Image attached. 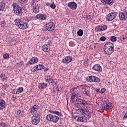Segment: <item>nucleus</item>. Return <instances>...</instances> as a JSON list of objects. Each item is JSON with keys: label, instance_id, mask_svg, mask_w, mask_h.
<instances>
[{"label": "nucleus", "instance_id": "1", "mask_svg": "<svg viewBox=\"0 0 127 127\" xmlns=\"http://www.w3.org/2000/svg\"><path fill=\"white\" fill-rule=\"evenodd\" d=\"M12 6L13 11L14 13L16 14V15H17V16H22V14H23V12H22V8L16 3H13Z\"/></svg>", "mask_w": 127, "mask_h": 127}, {"label": "nucleus", "instance_id": "2", "mask_svg": "<svg viewBox=\"0 0 127 127\" xmlns=\"http://www.w3.org/2000/svg\"><path fill=\"white\" fill-rule=\"evenodd\" d=\"M14 21L16 25L19 27L20 29L24 30L28 27V24L24 23V22L20 19H15Z\"/></svg>", "mask_w": 127, "mask_h": 127}, {"label": "nucleus", "instance_id": "3", "mask_svg": "<svg viewBox=\"0 0 127 127\" xmlns=\"http://www.w3.org/2000/svg\"><path fill=\"white\" fill-rule=\"evenodd\" d=\"M59 117L52 114H49L46 117V120L49 122H52L54 124H57L59 121Z\"/></svg>", "mask_w": 127, "mask_h": 127}, {"label": "nucleus", "instance_id": "4", "mask_svg": "<svg viewBox=\"0 0 127 127\" xmlns=\"http://www.w3.org/2000/svg\"><path fill=\"white\" fill-rule=\"evenodd\" d=\"M82 94H81V92L77 90V91H74L71 93L70 103L71 104H74L75 102V98L78 97L81 98Z\"/></svg>", "mask_w": 127, "mask_h": 127}, {"label": "nucleus", "instance_id": "5", "mask_svg": "<svg viewBox=\"0 0 127 127\" xmlns=\"http://www.w3.org/2000/svg\"><path fill=\"white\" fill-rule=\"evenodd\" d=\"M81 98H78V100H76V105L77 108L79 109H84L85 108V105L87 104V102L85 100H81Z\"/></svg>", "mask_w": 127, "mask_h": 127}, {"label": "nucleus", "instance_id": "6", "mask_svg": "<svg viewBox=\"0 0 127 127\" xmlns=\"http://www.w3.org/2000/svg\"><path fill=\"white\" fill-rule=\"evenodd\" d=\"M40 122V116L38 114H35L32 118V124L35 126H37Z\"/></svg>", "mask_w": 127, "mask_h": 127}, {"label": "nucleus", "instance_id": "7", "mask_svg": "<svg viewBox=\"0 0 127 127\" xmlns=\"http://www.w3.org/2000/svg\"><path fill=\"white\" fill-rule=\"evenodd\" d=\"M118 12H112L107 15L106 19L108 20V21H112V20H114L115 18H116Z\"/></svg>", "mask_w": 127, "mask_h": 127}, {"label": "nucleus", "instance_id": "8", "mask_svg": "<svg viewBox=\"0 0 127 127\" xmlns=\"http://www.w3.org/2000/svg\"><path fill=\"white\" fill-rule=\"evenodd\" d=\"M46 29L48 31H53L55 29V24L52 22L48 23L46 24Z\"/></svg>", "mask_w": 127, "mask_h": 127}, {"label": "nucleus", "instance_id": "9", "mask_svg": "<svg viewBox=\"0 0 127 127\" xmlns=\"http://www.w3.org/2000/svg\"><path fill=\"white\" fill-rule=\"evenodd\" d=\"M115 51V49L112 48H106L104 47V52L105 54H107L108 55H111L113 52Z\"/></svg>", "mask_w": 127, "mask_h": 127}, {"label": "nucleus", "instance_id": "10", "mask_svg": "<svg viewBox=\"0 0 127 127\" xmlns=\"http://www.w3.org/2000/svg\"><path fill=\"white\" fill-rule=\"evenodd\" d=\"M67 6H68V7L70 8V9H72V10H74V9H76L77 8V3L74 1L69 2L67 4Z\"/></svg>", "mask_w": 127, "mask_h": 127}, {"label": "nucleus", "instance_id": "11", "mask_svg": "<svg viewBox=\"0 0 127 127\" xmlns=\"http://www.w3.org/2000/svg\"><path fill=\"white\" fill-rule=\"evenodd\" d=\"M112 107V104L109 102V101H105L102 105V108H104V110H108Z\"/></svg>", "mask_w": 127, "mask_h": 127}, {"label": "nucleus", "instance_id": "12", "mask_svg": "<svg viewBox=\"0 0 127 127\" xmlns=\"http://www.w3.org/2000/svg\"><path fill=\"white\" fill-rule=\"evenodd\" d=\"M36 19H40L41 20H45L47 18L46 14H38L35 16Z\"/></svg>", "mask_w": 127, "mask_h": 127}, {"label": "nucleus", "instance_id": "13", "mask_svg": "<svg viewBox=\"0 0 127 127\" xmlns=\"http://www.w3.org/2000/svg\"><path fill=\"white\" fill-rule=\"evenodd\" d=\"M45 80L46 82L49 83V84H53L54 83H55L54 79H53V77L51 75H47Z\"/></svg>", "mask_w": 127, "mask_h": 127}, {"label": "nucleus", "instance_id": "14", "mask_svg": "<svg viewBox=\"0 0 127 127\" xmlns=\"http://www.w3.org/2000/svg\"><path fill=\"white\" fill-rule=\"evenodd\" d=\"M101 2L104 5H112L114 3V0H101Z\"/></svg>", "mask_w": 127, "mask_h": 127}, {"label": "nucleus", "instance_id": "15", "mask_svg": "<svg viewBox=\"0 0 127 127\" xmlns=\"http://www.w3.org/2000/svg\"><path fill=\"white\" fill-rule=\"evenodd\" d=\"M71 61H72V57L68 56L66 57L62 61V62L64 64H68L70 63Z\"/></svg>", "mask_w": 127, "mask_h": 127}, {"label": "nucleus", "instance_id": "16", "mask_svg": "<svg viewBox=\"0 0 127 127\" xmlns=\"http://www.w3.org/2000/svg\"><path fill=\"white\" fill-rule=\"evenodd\" d=\"M37 62H38V59L36 57H33L27 63V65H31L32 64H33V63H37Z\"/></svg>", "mask_w": 127, "mask_h": 127}, {"label": "nucleus", "instance_id": "17", "mask_svg": "<svg viewBox=\"0 0 127 127\" xmlns=\"http://www.w3.org/2000/svg\"><path fill=\"white\" fill-rule=\"evenodd\" d=\"M44 68V65L43 64L40 65L39 64L34 67L32 69V72H36V71H38V70H41V69H43Z\"/></svg>", "mask_w": 127, "mask_h": 127}, {"label": "nucleus", "instance_id": "18", "mask_svg": "<svg viewBox=\"0 0 127 127\" xmlns=\"http://www.w3.org/2000/svg\"><path fill=\"white\" fill-rule=\"evenodd\" d=\"M39 107L37 105H35L33 107V108H31L30 110V112L32 115H35L37 113V111H38Z\"/></svg>", "mask_w": 127, "mask_h": 127}, {"label": "nucleus", "instance_id": "19", "mask_svg": "<svg viewBox=\"0 0 127 127\" xmlns=\"http://www.w3.org/2000/svg\"><path fill=\"white\" fill-rule=\"evenodd\" d=\"M35 3L33 2L31 4V6H33V11L34 13H37L39 11V7H38V5H35Z\"/></svg>", "mask_w": 127, "mask_h": 127}, {"label": "nucleus", "instance_id": "20", "mask_svg": "<svg viewBox=\"0 0 127 127\" xmlns=\"http://www.w3.org/2000/svg\"><path fill=\"white\" fill-rule=\"evenodd\" d=\"M87 120H88V118L87 117L85 116H83V117H78L77 120V121L78 123H86Z\"/></svg>", "mask_w": 127, "mask_h": 127}, {"label": "nucleus", "instance_id": "21", "mask_svg": "<svg viewBox=\"0 0 127 127\" xmlns=\"http://www.w3.org/2000/svg\"><path fill=\"white\" fill-rule=\"evenodd\" d=\"M92 69L97 72H101V71H102V67H101V65L99 64H95Z\"/></svg>", "mask_w": 127, "mask_h": 127}, {"label": "nucleus", "instance_id": "22", "mask_svg": "<svg viewBox=\"0 0 127 127\" xmlns=\"http://www.w3.org/2000/svg\"><path fill=\"white\" fill-rule=\"evenodd\" d=\"M49 112L51 113V114H53V115H57V116H59V117H62L63 116L61 112H59L58 111L50 110Z\"/></svg>", "mask_w": 127, "mask_h": 127}, {"label": "nucleus", "instance_id": "23", "mask_svg": "<svg viewBox=\"0 0 127 127\" xmlns=\"http://www.w3.org/2000/svg\"><path fill=\"white\" fill-rule=\"evenodd\" d=\"M5 108V101L3 99L0 100V110H3Z\"/></svg>", "mask_w": 127, "mask_h": 127}, {"label": "nucleus", "instance_id": "24", "mask_svg": "<svg viewBox=\"0 0 127 127\" xmlns=\"http://www.w3.org/2000/svg\"><path fill=\"white\" fill-rule=\"evenodd\" d=\"M120 20H126V14L124 12H120L119 14Z\"/></svg>", "mask_w": 127, "mask_h": 127}, {"label": "nucleus", "instance_id": "25", "mask_svg": "<svg viewBox=\"0 0 127 127\" xmlns=\"http://www.w3.org/2000/svg\"><path fill=\"white\" fill-rule=\"evenodd\" d=\"M76 112L78 115H82V116H85V109L79 108L76 110Z\"/></svg>", "mask_w": 127, "mask_h": 127}, {"label": "nucleus", "instance_id": "26", "mask_svg": "<svg viewBox=\"0 0 127 127\" xmlns=\"http://www.w3.org/2000/svg\"><path fill=\"white\" fill-rule=\"evenodd\" d=\"M0 11H2L3 9H4V7H5V1L2 0L0 2Z\"/></svg>", "mask_w": 127, "mask_h": 127}, {"label": "nucleus", "instance_id": "27", "mask_svg": "<svg viewBox=\"0 0 127 127\" xmlns=\"http://www.w3.org/2000/svg\"><path fill=\"white\" fill-rule=\"evenodd\" d=\"M42 49L44 52H48L50 51V49L49 48V47L47 46V45H44L42 46Z\"/></svg>", "mask_w": 127, "mask_h": 127}, {"label": "nucleus", "instance_id": "28", "mask_svg": "<svg viewBox=\"0 0 127 127\" xmlns=\"http://www.w3.org/2000/svg\"><path fill=\"white\" fill-rule=\"evenodd\" d=\"M47 86V83H39L38 87L39 89H40L41 90H43V89H45V88H46Z\"/></svg>", "mask_w": 127, "mask_h": 127}, {"label": "nucleus", "instance_id": "29", "mask_svg": "<svg viewBox=\"0 0 127 127\" xmlns=\"http://www.w3.org/2000/svg\"><path fill=\"white\" fill-rule=\"evenodd\" d=\"M104 47H106V48H112L114 49V44L111 42H107L104 46Z\"/></svg>", "mask_w": 127, "mask_h": 127}, {"label": "nucleus", "instance_id": "30", "mask_svg": "<svg viewBox=\"0 0 127 127\" xmlns=\"http://www.w3.org/2000/svg\"><path fill=\"white\" fill-rule=\"evenodd\" d=\"M86 79L87 80V82H94V80H95V76L92 75L87 77Z\"/></svg>", "mask_w": 127, "mask_h": 127}, {"label": "nucleus", "instance_id": "31", "mask_svg": "<svg viewBox=\"0 0 127 127\" xmlns=\"http://www.w3.org/2000/svg\"><path fill=\"white\" fill-rule=\"evenodd\" d=\"M23 92V87H20L19 88L16 90V94H20Z\"/></svg>", "mask_w": 127, "mask_h": 127}, {"label": "nucleus", "instance_id": "32", "mask_svg": "<svg viewBox=\"0 0 127 127\" xmlns=\"http://www.w3.org/2000/svg\"><path fill=\"white\" fill-rule=\"evenodd\" d=\"M82 92L83 94H85V95H86V96H88V97L90 96V94H89V91L86 88H83L82 89Z\"/></svg>", "mask_w": 127, "mask_h": 127}, {"label": "nucleus", "instance_id": "33", "mask_svg": "<svg viewBox=\"0 0 127 127\" xmlns=\"http://www.w3.org/2000/svg\"><path fill=\"white\" fill-rule=\"evenodd\" d=\"M0 78H1V80L3 82L5 80H7L6 78L5 75L3 74V73L1 74L0 75Z\"/></svg>", "mask_w": 127, "mask_h": 127}, {"label": "nucleus", "instance_id": "34", "mask_svg": "<svg viewBox=\"0 0 127 127\" xmlns=\"http://www.w3.org/2000/svg\"><path fill=\"white\" fill-rule=\"evenodd\" d=\"M83 34H84V32H83V30H82V29H79L77 32V35L78 36H83Z\"/></svg>", "mask_w": 127, "mask_h": 127}, {"label": "nucleus", "instance_id": "35", "mask_svg": "<svg viewBox=\"0 0 127 127\" xmlns=\"http://www.w3.org/2000/svg\"><path fill=\"white\" fill-rule=\"evenodd\" d=\"M95 30L97 32H100V31H102L101 26H98L96 27Z\"/></svg>", "mask_w": 127, "mask_h": 127}, {"label": "nucleus", "instance_id": "36", "mask_svg": "<svg viewBox=\"0 0 127 127\" xmlns=\"http://www.w3.org/2000/svg\"><path fill=\"white\" fill-rule=\"evenodd\" d=\"M100 81L101 80L100 79V78H99V77H97L96 76L94 77V80L93 81V82H95V83H100Z\"/></svg>", "mask_w": 127, "mask_h": 127}, {"label": "nucleus", "instance_id": "37", "mask_svg": "<svg viewBox=\"0 0 127 127\" xmlns=\"http://www.w3.org/2000/svg\"><path fill=\"white\" fill-rule=\"evenodd\" d=\"M50 7H51L52 8V9H55L56 7V5L55 4V3H54V2H53L51 4Z\"/></svg>", "mask_w": 127, "mask_h": 127}, {"label": "nucleus", "instance_id": "38", "mask_svg": "<svg viewBox=\"0 0 127 127\" xmlns=\"http://www.w3.org/2000/svg\"><path fill=\"white\" fill-rule=\"evenodd\" d=\"M86 18L87 19H90L91 20H93V19H94V18L93 17V16L91 15L90 14L86 15Z\"/></svg>", "mask_w": 127, "mask_h": 127}, {"label": "nucleus", "instance_id": "39", "mask_svg": "<svg viewBox=\"0 0 127 127\" xmlns=\"http://www.w3.org/2000/svg\"><path fill=\"white\" fill-rule=\"evenodd\" d=\"M0 25L1 27L4 28L5 27V25H6V23L4 21H2L0 22Z\"/></svg>", "mask_w": 127, "mask_h": 127}, {"label": "nucleus", "instance_id": "40", "mask_svg": "<svg viewBox=\"0 0 127 127\" xmlns=\"http://www.w3.org/2000/svg\"><path fill=\"white\" fill-rule=\"evenodd\" d=\"M110 40L112 41V42H115V41H117V37L115 36H112L110 38Z\"/></svg>", "mask_w": 127, "mask_h": 127}, {"label": "nucleus", "instance_id": "41", "mask_svg": "<svg viewBox=\"0 0 127 127\" xmlns=\"http://www.w3.org/2000/svg\"><path fill=\"white\" fill-rule=\"evenodd\" d=\"M3 57L4 59H7V58H9V55L8 54H5L3 55Z\"/></svg>", "mask_w": 127, "mask_h": 127}, {"label": "nucleus", "instance_id": "42", "mask_svg": "<svg viewBox=\"0 0 127 127\" xmlns=\"http://www.w3.org/2000/svg\"><path fill=\"white\" fill-rule=\"evenodd\" d=\"M101 31H104L107 29V25L101 26Z\"/></svg>", "mask_w": 127, "mask_h": 127}, {"label": "nucleus", "instance_id": "43", "mask_svg": "<svg viewBox=\"0 0 127 127\" xmlns=\"http://www.w3.org/2000/svg\"><path fill=\"white\" fill-rule=\"evenodd\" d=\"M0 126L2 127H7V124L2 122L0 124Z\"/></svg>", "mask_w": 127, "mask_h": 127}, {"label": "nucleus", "instance_id": "44", "mask_svg": "<svg viewBox=\"0 0 127 127\" xmlns=\"http://www.w3.org/2000/svg\"><path fill=\"white\" fill-rule=\"evenodd\" d=\"M127 36H122L121 37V39H122L123 40H124V41H127Z\"/></svg>", "mask_w": 127, "mask_h": 127}, {"label": "nucleus", "instance_id": "45", "mask_svg": "<svg viewBox=\"0 0 127 127\" xmlns=\"http://www.w3.org/2000/svg\"><path fill=\"white\" fill-rule=\"evenodd\" d=\"M106 37L102 36L100 38V41H106Z\"/></svg>", "mask_w": 127, "mask_h": 127}, {"label": "nucleus", "instance_id": "46", "mask_svg": "<svg viewBox=\"0 0 127 127\" xmlns=\"http://www.w3.org/2000/svg\"><path fill=\"white\" fill-rule=\"evenodd\" d=\"M90 116V112H88L87 110H84V115Z\"/></svg>", "mask_w": 127, "mask_h": 127}, {"label": "nucleus", "instance_id": "47", "mask_svg": "<svg viewBox=\"0 0 127 127\" xmlns=\"http://www.w3.org/2000/svg\"><path fill=\"white\" fill-rule=\"evenodd\" d=\"M20 114H21V110H18L17 112V114L18 117H20Z\"/></svg>", "mask_w": 127, "mask_h": 127}, {"label": "nucleus", "instance_id": "48", "mask_svg": "<svg viewBox=\"0 0 127 127\" xmlns=\"http://www.w3.org/2000/svg\"><path fill=\"white\" fill-rule=\"evenodd\" d=\"M105 92H106V89L105 88H102L101 90V94H104V93H105Z\"/></svg>", "mask_w": 127, "mask_h": 127}, {"label": "nucleus", "instance_id": "49", "mask_svg": "<svg viewBox=\"0 0 127 127\" xmlns=\"http://www.w3.org/2000/svg\"><path fill=\"white\" fill-rule=\"evenodd\" d=\"M28 21H30V20H33V19H34V18L33 17V16H30L28 18Z\"/></svg>", "mask_w": 127, "mask_h": 127}, {"label": "nucleus", "instance_id": "50", "mask_svg": "<svg viewBox=\"0 0 127 127\" xmlns=\"http://www.w3.org/2000/svg\"><path fill=\"white\" fill-rule=\"evenodd\" d=\"M127 112L125 114L124 117V120H127Z\"/></svg>", "mask_w": 127, "mask_h": 127}, {"label": "nucleus", "instance_id": "51", "mask_svg": "<svg viewBox=\"0 0 127 127\" xmlns=\"http://www.w3.org/2000/svg\"><path fill=\"white\" fill-rule=\"evenodd\" d=\"M48 45H51V44H52V41L51 40H49L48 41Z\"/></svg>", "mask_w": 127, "mask_h": 127}, {"label": "nucleus", "instance_id": "52", "mask_svg": "<svg viewBox=\"0 0 127 127\" xmlns=\"http://www.w3.org/2000/svg\"><path fill=\"white\" fill-rule=\"evenodd\" d=\"M51 5V3H50V2H47L46 3V5H47V6H50Z\"/></svg>", "mask_w": 127, "mask_h": 127}, {"label": "nucleus", "instance_id": "53", "mask_svg": "<svg viewBox=\"0 0 127 127\" xmlns=\"http://www.w3.org/2000/svg\"><path fill=\"white\" fill-rule=\"evenodd\" d=\"M21 1H23V2H24V3H26V2H27V0H21Z\"/></svg>", "mask_w": 127, "mask_h": 127}, {"label": "nucleus", "instance_id": "54", "mask_svg": "<svg viewBox=\"0 0 127 127\" xmlns=\"http://www.w3.org/2000/svg\"><path fill=\"white\" fill-rule=\"evenodd\" d=\"M48 70H49V68H45L44 69V71H45V72H46V71H48Z\"/></svg>", "mask_w": 127, "mask_h": 127}, {"label": "nucleus", "instance_id": "55", "mask_svg": "<svg viewBox=\"0 0 127 127\" xmlns=\"http://www.w3.org/2000/svg\"><path fill=\"white\" fill-rule=\"evenodd\" d=\"M125 18L127 19V12H125Z\"/></svg>", "mask_w": 127, "mask_h": 127}, {"label": "nucleus", "instance_id": "56", "mask_svg": "<svg viewBox=\"0 0 127 127\" xmlns=\"http://www.w3.org/2000/svg\"><path fill=\"white\" fill-rule=\"evenodd\" d=\"M59 123L60 124V125H61V124H62V120H60Z\"/></svg>", "mask_w": 127, "mask_h": 127}, {"label": "nucleus", "instance_id": "57", "mask_svg": "<svg viewBox=\"0 0 127 127\" xmlns=\"http://www.w3.org/2000/svg\"><path fill=\"white\" fill-rule=\"evenodd\" d=\"M20 65H21V66H22V65L23 64V62H20Z\"/></svg>", "mask_w": 127, "mask_h": 127}, {"label": "nucleus", "instance_id": "58", "mask_svg": "<svg viewBox=\"0 0 127 127\" xmlns=\"http://www.w3.org/2000/svg\"><path fill=\"white\" fill-rule=\"evenodd\" d=\"M10 45H11V46H12V45H14V44H12V42H10Z\"/></svg>", "mask_w": 127, "mask_h": 127}, {"label": "nucleus", "instance_id": "59", "mask_svg": "<svg viewBox=\"0 0 127 127\" xmlns=\"http://www.w3.org/2000/svg\"><path fill=\"white\" fill-rule=\"evenodd\" d=\"M96 92H97V93H99V92H100V89H97L96 90Z\"/></svg>", "mask_w": 127, "mask_h": 127}, {"label": "nucleus", "instance_id": "60", "mask_svg": "<svg viewBox=\"0 0 127 127\" xmlns=\"http://www.w3.org/2000/svg\"><path fill=\"white\" fill-rule=\"evenodd\" d=\"M16 93V90H14L13 93L15 94H17V93Z\"/></svg>", "mask_w": 127, "mask_h": 127}, {"label": "nucleus", "instance_id": "61", "mask_svg": "<svg viewBox=\"0 0 127 127\" xmlns=\"http://www.w3.org/2000/svg\"><path fill=\"white\" fill-rule=\"evenodd\" d=\"M57 91H58V92H60V90H59V89H57Z\"/></svg>", "mask_w": 127, "mask_h": 127}, {"label": "nucleus", "instance_id": "62", "mask_svg": "<svg viewBox=\"0 0 127 127\" xmlns=\"http://www.w3.org/2000/svg\"><path fill=\"white\" fill-rule=\"evenodd\" d=\"M55 85H56V82L55 83Z\"/></svg>", "mask_w": 127, "mask_h": 127}, {"label": "nucleus", "instance_id": "63", "mask_svg": "<svg viewBox=\"0 0 127 127\" xmlns=\"http://www.w3.org/2000/svg\"><path fill=\"white\" fill-rule=\"evenodd\" d=\"M54 92H55V91L54 90Z\"/></svg>", "mask_w": 127, "mask_h": 127}]
</instances>
